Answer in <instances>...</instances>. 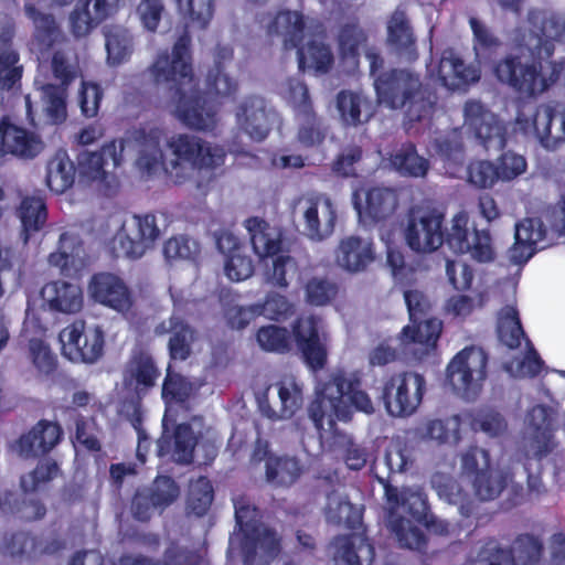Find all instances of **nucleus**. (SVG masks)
Segmentation results:
<instances>
[{"instance_id":"obj_61","label":"nucleus","mask_w":565,"mask_h":565,"mask_svg":"<svg viewBox=\"0 0 565 565\" xmlns=\"http://www.w3.org/2000/svg\"><path fill=\"white\" fill-rule=\"evenodd\" d=\"M213 501V489L211 482L205 477H200L191 482L188 495V510L201 516L206 513Z\"/></svg>"},{"instance_id":"obj_35","label":"nucleus","mask_w":565,"mask_h":565,"mask_svg":"<svg viewBox=\"0 0 565 565\" xmlns=\"http://www.w3.org/2000/svg\"><path fill=\"white\" fill-rule=\"evenodd\" d=\"M329 553L333 565H370L374 556L372 545L361 532L335 537Z\"/></svg>"},{"instance_id":"obj_28","label":"nucleus","mask_w":565,"mask_h":565,"mask_svg":"<svg viewBox=\"0 0 565 565\" xmlns=\"http://www.w3.org/2000/svg\"><path fill=\"white\" fill-rule=\"evenodd\" d=\"M352 203L360 221L367 223L390 215L397 205V198L391 189L359 188L353 190Z\"/></svg>"},{"instance_id":"obj_19","label":"nucleus","mask_w":565,"mask_h":565,"mask_svg":"<svg viewBox=\"0 0 565 565\" xmlns=\"http://www.w3.org/2000/svg\"><path fill=\"white\" fill-rule=\"evenodd\" d=\"M301 215L303 235L312 242L329 238L335 228L337 205L327 194H315L302 198L298 203Z\"/></svg>"},{"instance_id":"obj_7","label":"nucleus","mask_w":565,"mask_h":565,"mask_svg":"<svg viewBox=\"0 0 565 565\" xmlns=\"http://www.w3.org/2000/svg\"><path fill=\"white\" fill-rule=\"evenodd\" d=\"M387 524L403 547L419 550L424 536L415 523L425 525L436 534H448L454 530L444 520L428 514L426 497L418 486H385Z\"/></svg>"},{"instance_id":"obj_5","label":"nucleus","mask_w":565,"mask_h":565,"mask_svg":"<svg viewBox=\"0 0 565 565\" xmlns=\"http://www.w3.org/2000/svg\"><path fill=\"white\" fill-rule=\"evenodd\" d=\"M433 488L440 500L458 507L459 513L469 515L472 493L479 500L489 501L507 491L512 503L520 502L522 487L508 483L507 478L490 467L489 454L479 447H471L461 456V481L436 473Z\"/></svg>"},{"instance_id":"obj_46","label":"nucleus","mask_w":565,"mask_h":565,"mask_svg":"<svg viewBox=\"0 0 565 565\" xmlns=\"http://www.w3.org/2000/svg\"><path fill=\"white\" fill-rule=\"evenodd\" d=\"M387 42L396 53L407 60L415 56L413 31L403 10L394 11L387 22Z\"/></svg>"},{"instance_id":"obj_56","label":"nucleus","mask_w":565,"mask_h":565,"mask_svg":"<svg viewBox=\"0 0 565 565\" xmlns=\"http://www.w3.org/2000/svg\"><path fill=\"white\" fill-rule=\"evenodd\" d=\"M25 13L31 18L35 25V35L32 43V50L43 53L56 39V26L54 19L50 14L39 12L31 3L25 4Z\"/></svg>"},{"instance_id":"obj_58","label":"nucleus","mask_w":565,"mask_h":565,"mask_svg":"<svg viewBox=\"0 0 565 565\" xmlns=\"http://www.w3.org/2000/svg\"><path fill=\"white\" fill-rule=\"evenodd\" d=\"M460 417L455 415L446 419H434L425 425L423 437L438 444L455 445L459 441Z\"/></svg>"},{"instance_id":"obj_62","label":"nucleus","mask_w":565,"mask_h":565,"mask_svg":"<svg viewBox=\"0 0 565 565\" xmlns=\"http://www.w3.org/2000/svg\"><path fill=\"white\" fill-rule=\"evenodd\" d=\"M184 18L190 19L199 26H205L214 12V0H172Z\"/></svg>"},{"instance_id":"obj_31","label":"nucleus","mask_w":565,"mask_h":565,"mask_svg":"<svg viewBox=\"0 0 565 565\" xmlns=\"http://www.w3.org/2000/svg\"><path fill=\"white\" fill-rule=\"evenodd\" d=\"M440 333L441 321L438 319H427L420 323L415 321L404 327L401 334L396 337V341H399L403 353L422 358L435 349Z\"/></svg>"},{"instance_id":"obj_8","label":"nucleus","mask_w":565,"mask_h":565,"mask_svg":"<svg viewBox=\"0 0 565 565\" xmlns=\"http://www.w3.org/2000/svg\"><path fill=\"white\" fill-rule=\"evenodd\" d=\"M319 25L298 11H281L267 24L268 35L281 39L285 49L297 47L299 68L315 75L327 73L333 64V55L317 33Z\"/></svg>"},{"instance_id":"obj_24","label":"nucleus","mask_w":565,"mask_h":565,"mask_svg":"<svg viewBox=\"0 0 565 565\" xmlns=\"http://www.w3.org/2000/svg\"><path fill=\"white\" fill-rule=\"evenodd\" d=\"M87 295L94 302L119 313L128 312L134 303L127 284L111 273H98L92 276L87 285Z\"/></svg>"},{"instance_id":"obj_43","label":"nucleus","mask_w":565,"mask_h":565,"mask_svg":"<svg viewBox=\"0 0 565 565\" xmlns=\"http://www.w3.org/2000/svg\"><path fill=\"white\" fill-rule=\"evenodd\" d=\"M3 124L6 154L32 159L43 151L44 142L38 134L12 124L9 118H3Z\"/></svg>"},{"instance_id":"obj_51","label":"nucleus","mask_w":565,"mask_h":565,"mask_svg":"<svg viewBox=\"0 0 565 565\" xmlns=\"http://www.w3.org/2000/svg\"><path fill=\"white\" fill-rule=\"evenodd\" d=\"M265 467L266 479L275 487H288L303 472V466L295 458L275 455H269L266 458Z\"/></svg>"},{"instance_id":"obj_16","label":"nucleus","mask_w":565,"mask_h":565,"mask_svg":"<svg viewBox=\"0 0 565 565\" xmlns=\"http://www.w3.org/2000/svg\"><path fill=\"white\" fill-rule=\"evenodd\" d=\"M446 244L454 253L479 263L491 262L495 255L490 233L471 225L465 211L456 213L446 226Z\"/></svg>"},{"instance_id":"obj_52","label":"nucleus","mask_w":565,"mask_h":565,"mask_svg":"<svg viewBox=\"0 0 565 565\" xmlns=\"http://www.w3.org/2000/svg\"><path fill=\"white\" fill-rule=\"evenodd\" d=\"M75 169L65 151H57L47 162L46 184L54 193L65 192L74 182Z\"/></svg>"},{"instance_id":"obj_38","label":"nucleus","mask_w":565,"mask_h":565,"mask_svg":"<svg viewBox=\"0 0 565 565\" xmlns=\"http://www.w3.org/2000/svg\"><path fill=\"white\" fill-rule=\"evenodd\" d=\"M41 114L34 109L31 96H24V106L29 121L32 125L38 122L58 124L66 118L65 92L54 85H45L40 90Z\"/></svg>"},{"instance_id":"obj_48","label":"nucleus","mask_w":565,"mask_h":565,"mask_svg":"<svg viewBox=\"0 0 565 565\" xmlns=\"http://www.w3.org/2000/svg\"><path fill=\"white\" fill-rule=\"evenodd\" d=\"M326 518L331 523L353 529L361 523L362 512L360 507L349 501L343 491L337 489L327 498Z\"/></svg>"},{"instance_id":"obj_14","label":"nucleus","mask_w":565,"mask_h":565,"mask_svg":"<svg viewBox=\"0 0 565 565\" xmlns=\"http://www.w3.org/2000/svg\"><path fill=\"white\" fill-rule=\"evenodd\" d=\"M494 72L500 82L526 95L542 94L558 79L561 73L550 62H540L537 67L535 63L529 64L521 57L518 61L512 57L503 60L495 66Z\"/></svg>"},{"instance_id":"obj_54","label":"nucleus","mask_w":565,"mask_h":565,"mask_svg":"<svg viewBox=\"0 0 565 565\" xmlns=\"http://www.w3.org/2000/svg\"><path fill=\"white\" fill-rule=\"evenodd\" d=\"M21 221V238L23 244H28L33 233H36L43 226L46 220L45 205L41 198H25L19 209Z\"/></svg>"},{"instance_id":"obj_36","label":"nucleus","mask_w":565,"mask_h":565,"mask_svg":"<svg viewBox=\"0 0 565 565\" xmlns=\"http://www.w3.org/2000/svg\"><path fill=\"white\" fill-rule=\"evenodd\" d=\"M119 0H78L70 15L72 33L86 36L103 20L114 13Z\"/></svg>"},{"instance_id":"obj_32","label":"nucleus","mask_w":565,"mask_h":565,"mask_svg":"<svg viewBox=\"0 0 565 565\" xmlns=\"http://www.w3.org/2000/svg\"><path fill=\"white\" fill-rule=\"evenodd\" d=\"M530 21L533 25L542 21L540 33H531L523 40L533 56L537 55L542 58L544 53L548 57L552 54V41L554 40L565 43V17L551 15L546 18L544 12H532Z\"/></svg>"},{"instance_id":"obj_50","label":"nucleus","mask_w":565,"mask_h":565,"mask_svg":"<svg viewBox=\"0 0 565 565\" xmlns=\"http://www.w3.org/2000/svg\"><path fill=\"white\" fill-rule=\"evenodd\" d=\"M393 170L403 177L424 178L429 170V161L419 156L413 143L403 145L390 158Z\"/></svg>"},{"instance_id":"obj_30","label":"nucleus","mask_w":565,"mask_h":565,"mask_svg":"<svg viewBox=\"0 0 565 565\" xmlns=\"http://www.w3.org/2000/svg\"><path fill=\"white\" fill-rule=\"evenodd\" d=\"M218 250L224 255V273L232 281H243L254 274V264L237 236L223 231L216 238Z\"/></svg>"},{"instance_id":"obj_47","label":"nucleus","mask_w":565,"mask_h":565,"mask_svg":"<svg viewBox=\"0 0 565 565\" xmlns=\"http://www.w3.org/2000/svg\"><path fill=\"white\" fill-rule=\"evenodd\" d=\"M12 30L8 29L0 35V90H10L20 82L22 65L19 54L12 47Z\"/></svg>"},{"instance_id":"obj_39","label":"nucleus","mask_w":565,"mask_h":565,"mask_svg":"<svg viewBox=\"0 0 565 565\" xmlns=\"http://www.w3.org/2000/svg\"><path fill=\"white\" fill-rule=\"evenodd\" d=\"M244 226L249 235L254 254L264 260L276 256L281 252L282 234L281 231L260 217H249Z\"/></svg>"},{"instance_id":"obj_17","label":"nucleus","mask_w":565,"mask_h":565,"mask_svg":"<svg viewBox=\"0 0 565 565\" xmlns=\"http://www.w3.org/2000/svg\"><path fill=\"white\" fill-rule=\"evenodd\" d=\"M43 311L28 307L23 323L22 335L28 340L26 360L38 377L47 379L57 366V358L44 339L46 323L42 318Z\"/></svg>"},{"instance_id":"obj_53","label":"nucleus","mask_w":565,"mask_h":565,"mask_svg":"<svg viewBox=\"0 0 565 565\" xmlns=\"http://www.w3.org/2000/svg\"><path fill=\"white\" fill-rule=\"evenodd\" d=\"M107 64L117 66L127 62L132 53L131 34L121 26H110L105 31Z\"/></svg>"},{"instance_id":"obj_18","label":"nucleus","mask_w":565,"mask_h":565,"mask_svg":"<svg viewBox=\"0 0 565 565\" xmlns=\"http://www.w3.org/2000/svg\"><path fill=\"white\" fill-rule=\"evenodd\" d=\"M426 388L424 376L416 372L393 375L384 388L387 412L393 416L412 415L420 405Z\"/></svg>"},{"instance_id":"obj_41","label":"nucleus","mask_w":565,"mask_h":565,"mask_svg":"<svg viewBox=\"0 0 565 565\" xmlns=\"http://www.w3.org/2000/svg\"><path fill=\"white\" fill-rule=\"evenodd\" d=\"M480 77V71L473 65H467L454 50L444 51L437 78L448 89H460L475 83Z\"/></svg>"},{"instance_id":"obj_11","label":"nucleus","mask_w":565,"mask_h":565,"mask_svg":"<svg viewBox=\"0 0 565 565\" xmlns=\"http://www.w3.org/2000/svg\"><path fill=\"white\" fill-rule=\"evenodd\" d=\"M487 355L479 347H466L448 362L445 386L456 396L471 402L481 394L487 379Z\"/></svg>"},{"instance_id":"obj_4","label":"nucleus","mask_w":565,"mask_h":565,"mask_svg":"<svg viewBox=\"0 0 565 565\" xmlns=\"http://www.w3.org/2000/svg\"><path fill=\"white\" fill-rule=\"evenodd\" d=\"M352 408L365 414L374 412L371 398L360 388L356 380L347 379L342 371L332 373L326 381L319 380L315 388V399L309 406V416L320 437L317 439L315 436H302L303 451L315 457L330 439L333 443L329 447L350 444V438L335 429V420H349Z\"/></svg>"},{"instance_id":"obj_64","label":"nucleus","mask_w":565,"mask_h":565,"mask_svg":"<svg viewBox=\"0 0 565 565\" xmlns=\"http://www.w3.org/2000/svg\"><path fill=\"white\" fill-rule=\"evenodd\" d=\"M146 491L153 500V507H158L159 511L173 503L180 494L178 486L169 477H158L152 487Z\"/></svg>"},{"instance_id":"obj_13","label":"nucleus","mask_w":565,"mask_h":565,"mask_svg":"<svg viewBox=\"0 0 565 565\" xmlns=\"http://www.w3.org/2000/svg\"><path fill=\"white\" fill-rule=\"evenodd\" d=\"M516 126L525 135H534L546 149H556L565 142V105L544 104L534 109L530 105L522 106Z\"/></svg>"},{"instance_id":"obj_1","label":"nucleus","mask_w":565,"mask_h":565,"mask_svg":"<svg viewBox=\"0 0 565 565\" xmlns=\"http://www.w3.org/2000/svg\"><path fill=\"white\" fill-rule=\"evenodd\" d=\"M163 129L153 122H147L127 134L120 141L105 145L100 151L82 152L78 157L81 178L95 183L100 191L117 185L115 169L120 164L125 152H136V166L147 175L164 172L175 184H183L198 175L195 188L202 195L211 189L212 175L207 170L223 166L225 151L196 136L175 134L167 139L169 156L163 157L161 140Z\"/></svg>"},{"instance_id":"obj_45","label":"nucleus","mask_w":565,"mask_h":565,"mask_svg":"<svg viewBox=\"0 0 565 565\" xmlns=\"http://www.w3.org/2000/svg\"><path fill=\"white\" fill-rule=\"evenodd\" d=\"M158 377L159 371L151 356L143 352L135 354L124 371L125 385L138 395L153 386Z\"/></svg>"},{"instance_id":"obj_12","label":"nucleus","mask_w":565,"mask_h":565,"mask_svg":"<svg viewBox=\"0 0 565 565\" xmlns=\"http://www.w3.org/2000/svg\"><path fill=\"white\" fill-rule=\"evenodd\" d=\"M498 334L510 350L521 348L519 352L505 358L504 369L514 377L534 376L542 367V361L527 340L513 306L504 307L498 318Z\"/></svg>"},{"instance_id":"obj_60","label":"nucleus","mask_w":565,"mask_h":565,"mask_svg":"<svg viewBox=\"0 0 565 565\" xmlns=\"http://www.w3.org/2000/svg\"><path fill=\"white\" fill-rule=\"evenodd\" d=\"M223 316L226 323L235 330H242L259 317L258 306L252 303L248 306H241L234 300L222 298Z\"/></svg>"},{"instance_id":"obj_20","label":"nucleus","mask_w":565,"mask_h":565,"mask_svg":"<svg viewBox=\"0 0 565 565\" xmlns=\"http://www.w3.org/2000/svg\"><path fill=\"white\" fill-rule=\"evenodd\" d=\"M541 555V542L531 535H522L515 540L511 551H503L495 542H489L476 558L465 565H539Z\"/></svg>"},{"instance_id":"obj_42","label":"nucleus","mask_w":565,"mask_h":565,"mask_svg":"<svg viewBox=\"0 0 565 565\" xmlns=\"http://www.w3.org/2000/svg\"><path fill=\"white\" fill-rule=\"evenodd\" d=\"M41 295L44 305L52 311L72 315L83 308V291L76 284L63 280L52 281L42 288Z\"/></svg>"},{"instance_id":"obj_27","label":"nucleus","mask_w":565,"mask_h":565,"mask_svg":"<svg viewBox=\"0 0 565 565\" xmlns=\"http://www.w3.org/2000/svg\"><path fill=\"white\" fill-rule=\"evenodd\" d=\"M236 119L241 129L255 141L264 140L279 124L278 114L258 96L249 97L241 105Z\"/></svg>"},{"instance_id":"obj_23","label":"nucleus","mask_w":565,"mask_h":565,"mask_svg":"<svg viewBox=\"0 0 565 565\" xmlns=\"http://www.w3.org/2000/svg\"><path fill=\"white\" fill-rule=\"evenodd\" d=\"M302 405V388L294 376L270 385L259 399V409L273 420L291 418Z\"/></svg>"},{"instance_id":"obj_2","label":"nucleus","mask_w":565,"mask_h":565,"mask_svg":"<svg viewBox=\"0 0 565 565\" xmlns=\"http://www.w3.org/2000/svg\"><path fill=\"white\" fill-rule=\"evenodd\" d=\"M189 41L183 35L170 55L159 54L150 67V75L157 84L170 85L173 89L171 111L179 121L190 129L209 131L217 124V107L209 96H230L237 87L236 81L227 73L226 61L231 60L232 50L218 49L214 67L207 75V93L203 94L193 76Z\"/></svg>"},{"instance_id":"obj_40","label":"nucleus","mask_w":565,"mask_h":565,"mask_svg":"<svg viewBox=\"0 0 565 565\" xmlns=\"http://www.w3.org/2000/svg\"><path fill=\"white\" fill-rule=\"evenodd\" d=\"M375 258L371 241L358 236H349L340 241L335 250V263L349 273H361Z\"/></svg>"},{"instance_id":"obj_10","label":"nucleus","mask_w":565,"mask_h":565,"mask_svg":"<svg viewBox=\"0 0 565 565\" xmlns=\"http://www.w3.org/2000/svg\"><path fill=\"white\" fill-rule=\"evenodd\" d=\"M111 238L108 246L116 257L138 259L159 237L160 231L153 215H116L109 221Z\"/></svg>"},{"instance_id":"obj_25","label":"nucleus","mask_w":565,"mask_h":565,"mask_svg":"<svg viewBox=\"0 0 565 565\" xmlns=\"http://www.w3.org/2000/svg\"><path fill=\"white\" fill-rule=\"evenodd\" d=\"M463 115L465 127L475 134L488 151H498L504 147L505 127L481 103L467 102Z\"/></svg>"},{"instance_id":"obj_63","label":"nucleus","mask_w":565,"mask_h":565,"mask_svg":"<svg viewBox=\"0 0 565 565\" xmlns=\"http://www.w3.org/2000/svg\"><path fill=\"white\" fill-rule=\"evenodd\" d=\"M468 182L479 189H490L499 181L495 166L488 160H475L467 168Z\"/></svg>"},{"instance_id":"obj_37","label":"nucleus","mask_w":565,"mask_h":565,"mask_svg":"<svg viewBox=\"0 0 565 565\" xmlns=\"http://www.w3.org/2000/svg\"><path fill=\"white\" fill-rule=\"evenodd\" d=\"M60 427L51 422L42 420L31 430L22 435L12 446V450L21 458L29 459L49 452L58 441Z\"/></svg>"},{"instance_id":"obj_26","label":"nucleus","mask_w":565,"mask_h":565,"mask_svg":"<svg viewBox=\"0 0 565 565\" xmlns=\"http://www.w3.org/2000/svg\"><path fill=\"white\" fill-rule=\"evenodd\" d=\"M282 95L302 121L298 132L299 142L306 148L319 145L323 139V134L311 111L306 85L299 79H290L282 90Z\"/></svg>"},{"instance_id":"obj_49","label":"nucleus","mask_w":565,"mask_h":565,"mask_svg":"<svg viewBox=\"0 0 565 565\" xmlns=\"http://www.w3.org/2000/svg\"><path fill=\"white\" fill-rule=\"evenodd\" d=\"M156 333L160 335L166 333L172 334L169 341L172 359L184 360L188 358L194 334L179 317L172 316L168 321L161 322L156 327Z\"/></svg>"},{"instance_id":"obj_55","label":"nucleus","mask_w":565,"mask_h":565,"mask_svg":"<svg viewBox=\"0 0 565 565\" xmlns=\"http://www.w3.org/2000/svg\"><path fill=\"white\" fill-rule=\"evenodd\" d=\"M270 258L271 263L265 264L263 268V279L271 286L286 288L297 274V262L287 254H277Z\"/></svg>"},{"instance_id":"obj_21","label":"nucleus","mask_w":565,"mask_h":565,"mask_svg":"<svg viewBox=\"0 0 565 565\" xmlns=\"http://www.w3.org/2000/svg\"><path fill=\"white\" fill-rule=\"evenodd\" d=\"M292 333L306 365L311 371L323 369L328 360L329 335L321 320L313 316L301 317L295 322Z\"/></svg>"},{"instance_id":"obj_57","label":"nucleus","mask_w":565,"mask_h":565,"mask_svg":"<svg viewBox=\"0 0 565 565\" xmlns=\"http://www.w3.org/2000/svg\"><path fill=\"white\" fill-rule=\"evenodd\" d=\"M163 253L170 263L178 260L188 262L190 269L195 274L196 266L194 262L200 253V246L195 239L186 235L173 236L164 243Z\"/></svg>"},{"instance_id":"obj_44","label":"nucleus","mask_w":565,"mask_h":565,"mask_svg":"<svg viewBox=\"0 0 565 565\" xmlns=\"http://www.w3.org/2000/svg\"><path fill=\"white\" fill-rule=\"evenodd\" d=\"M334 105L338 118L347 126H356L367 121L372 116L371 104L360 92L341 90L335 97Z\"/></svg>"},{"instance_id":"obj_59","label":"nucleus","mask_w":565,"mask_h":565,"mask_svg":"<svg viewBox=\"0 0 565 565\" xmlns=\"http://www.w3.org/2000/svg\"><path fill=\"white\" fill-rule=\"evenodd\" d=\"M256 341L267 352L284 353L290 349L289 331L276 324L260 327L256 332Z\"/></svg>"},{"instance_id":"obj_3","label":"nucleus","mask_w":565,"mask_h":565,"mask_svg":"<svg viewBox=\"0 0 565 565\" xmlns=\"http://www.w3.org/2000/svg\"><path fill=\"white\" fill-rule=\"evenodd\" d=\"M365 41L364 32L356 25H347L341 30L339 50L343 68L354 71L360 50H365L379 103L392 109L405 108L409 121L429 116L434 100L420 89L418 76L407 70L382 72L383 60L374 49H366Z\"/></svg>"},{"instance_id":"obj_6","label":"nucleus","mask_w":565,"mask_h":565,"mask_svg":"<svg viewBox=\"0 0 565 565\" xmlns=\"http://www.w3.org/2000/svg\"><path fill=\"white\" fill-rule=\"evenodd\" d=\"M194 387L179 374L168 372L162 387V397L167 408L162 419L163 436L158 441L159 456H170L177 462L191 461L194 447L198 451L203 449L205 459L212 460L221 445L217 433L211 428H204L201 418H194L191 424H180L172 437L168 435L170 426L174 425V409L183 404L192 395Z\"/></svg>"},{"instance_id":"obj_34","label":"nucleus","mask_w":565,"mask_h":565,"mask_svg":"<svg viewBox=\"0 0 565 565\" xmlns=\"http://www.w3.org/2000/svg\"><path fill=\"white\" fill-rule=\"evenodd\" d=\"M546 231L540 218L529 217L515 224L514 244L508 257L514 265L525 264L544 241Z\"/></svg>"},{"instance_id":"obj_29","label":"nucleus","mask_w":565,"mask_h":565,"mask_svg":"<svg viewBox=\"0 0 565 565\" xmlns=\"http://www.w3.org/2000/svg\"><path fill=\"white\" fill-rule=\"evenodd\" d=\"M524 440L533 456L542 457L555 446L553 439V411L543 405L534 406L526 415Z\"/></svg>"},{"instance_id":"obj_15","label":"nucleus","mask_w":565,"mask_h":565,"mask_svg":"<svg viewBox=\"0 0 565 565\" xmlns=\"http://www.w3.org/2000/svg\"><path fill=\"white\" fill-rule=\"evenodd\" d=\"M64 358L74 363L94 364L104 355L106 333L99 323L74 321L60 332Z\"/></svg>"},{"instance_id":"obj_22","label":"nucleus","mask_w":565,"mask_h":565,"mask_svg":"<svg viewBox=\"0 0 565 565\" xmlns=\"http://www.w3.org/2000/svg\"><path fill=\"white\" fill-rule=\"evenodd\" d=\"M443 221V214L435 210L412 212L405 232V239L409 248L417 253L437 250L446 242Z\"/></svg>"},{"instance_id":"obj_9","label":"nucleus","mask_w":565,"mask_h":565,"mask_svg":"<svg viewBox=\"0 0 565 565\" xmlns=\"http://www.w3.org/2000/svg\"><path fill=\"white\" fill-rule=\"evenodd\" d=\"M236 530L230 536L228 556L242 557L244 565H266L280 551L276 533L258 523L257 510L245 499L234 502Z\"/></svg>"},{"instance_id":"obj_33","label":"nucleus","mask_w":565,"mask_h":565,"mask_svg":"<svg viewBox=\"0 0 565 565\" xmlns=\"http://www.w3.org/2000/svg\"><path fill=\"white\" fill-rule=\"evenodd\" d=\"M50 267L66 276H74L87 265V255L79 238L72 233H62L55 248L47 255Z\"/></svg>"}]
</instances>
